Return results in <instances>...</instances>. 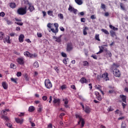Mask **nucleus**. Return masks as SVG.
<instances>
[{
  "mask_svg": "<svg viewBox=\"0 0 128 128\" xmlns=\"http://www.w3.org/2000/svg\"><path fill=\"white\" fill-rule=\"evenodd\" d=\"M95 39L96 40H98V42H100V34H96L95 36Z\"/></svg>",
  "mask_w": 128,
  "mask_h": 128,
  "instance_id": "obj_37",
  "label": "nucleus"
},
{
  "mask_svg": "<svg viewBox=\"0 0 128 128\" xmlns=\"http://www.w3.org/2000/svg\"><path fill=\"white\" fill-rule=\"evenodd\" d=\"M121 128H126V124L122 122L121 124Z\"/></svg>",
  "mask_w": 128,
  "mask_h": 128,
  "instance_id": "obj_43",
  "label": "nucleus"
},
{
  "mask_svg": "<svg viewBox=\"0 0 128 128\" xmlns=\"http://www.w3.org/2000/svg\"><path fill=\"white\" fill-rule=\"evenodd\" d=\"M16 76H22V72H17Z\"/></svg>",
  "mask_w": 128,
  "mask_h": 128,
  "instance_id": "obj_57",
  "label": "nucleus"
},
{
  "mask_svg": "<svg viewBox=\"0 0 128 128\" xmlns=\"http://www.w3.org/2000/svg\"><path fill=\"white\" fill-rule=\"evenodd\" d=\"M30 124H31V126H32V128H34V126H36V124H34V122L30 121Z\"/></svg>",
  "mask_w": 128,
  "mask_h": 128,
  "instance_id": "obj_59",
  "label": "nucleus"
},
{
  "mask_svg": "<svg viewBox=\"0 0 128 128\" xmlns=\"http://www.w3.org/2000/svg\"><path fill=\"white\" fill-rule=\"evenodd\" d=\"M82 64L84 66H90V64L88 62V61H84L82 62Z\"/></svg>",
  "mask_w": 128,
  "mask_h": 128,
  "instance_id": "obj_34",
  "label": "nucleus"
},
{
  "mask_svg": "<svg viewBox=\"0 0 128 128\" xmlns=\"http://www.w3.org/2000/svg\"><path fill=\"white\" fill-rule=\"evenodd\" d=\"M12 82H14L15 84H18V82H16L18 80V78H11Z\"/></svg>",
  "mask_w": 128,
  "mask_h": 128,
  "instance_id": "obj_44",
  "label": "nucleus"
},
{
  "mask_svg": "<svg viewBox=\"0 0 128 128\" xmlns=\"http://www.w3.org/2000/svg\"><path fill=\"white\" fill-rule=\"evenodd\" d=\"M76 118H79V122H78V124H80L81 122V127L84 128V120L82 118V116L80 114H75Z\"/></svg>",
  "mask_w": 128,
  "mask_h": 128,
  "instance_id": "obj_3",
  "label": "nucleus"
},
{
  "mask_svg": "<svg viewBox=\"0 0 128 128\" xmlns=\"http://www.w3.org/2000/svg\"><path fill=\"white\" fill-rule=\"evenodd\" d=\"M101 8H102V10H106V5L104 4H102Z\"/></svg>",
  "mask_w": 128,
  "mask_h": 128,
  "instance_id": "obj_51",
  "label": "nucleus"
},
{
  "mask_svg": "<svg viewBox=\"0 0 128 128\" xmlns=\"http://www.w3.org/2000/svg\"><path fill=\"white\" fill-rule=\"evenodd\" d=\"M4 38V34L3 32H0V40H2Z\"/></svg>",
  "mask_w": 128,
  "mask_h": 128,
  "instance_id": "obj_30",
  "label": "nucleus"
},
{
  "mask_svg": "<svg viewBox=\"0 0 128 128\" xmlns=\"http://www.w3.org/2000/svg\"><path fill=\"white\" fill-rule=\"evenodd\" d=\"M44 84L46 88L50 90L52 88V84L50 79H46L44 80Z\"/></svg>",
  "mask_w": 128,
  "mask_h": 128,
  "instance_id": "obj_5",
  "label": "nucleus"
},
{
  "mask_svg": "<svg viewBox=\"0 0 128 128\" xmlns=\"http://www.w3.org/2000/svg\"><path fill=\"white\" fill-rule=\"evenodd\" d=\"M52 102L54 104H57L58 106H60V99L58 98H54Z\"/></svg>",
  "mask_w": 128,
  "mask_h": 128,
  "instance_id": "obj_11",
  "label": "nucleus"
},
{
  "mask_svg": "<svg viewBox=\"0 0 128 128\" xmlns=\"http://www.w3.org/2000/svg\"><path fill=\"white\" fill-rule=\"evenodd\" d=\"M63 102H64V106L66 108H68V98H66L65 99H63Z\"/></svg>",
  "mask_w": 128,
  "mask_h": 128,
  "instance_id": "obj_17",
  "label": "nucleus"
},
{
  "mask_svg": "<svg viewBox=\"0 0 128 128\" xmlns=\"http://www.w3.org/2000/svg\"><path fill=\"white\" fill-rule=\"evenodd\" d=\"M120 8L122 9V10H126V6H124V4L120 3Z\"/></svg>",
  "mask_w": 128,
  "mask_h": 128,
  "instance_id": "obj_31",
  "label": "nucleus"
},
{
  "mask_svg": "<svg viewBox=\"0 0 128 128\" xmlns=\"http://www.w3.org/2000/svg\"><path fill=\"white\" fill-rule=\"evenodd\" d=\"M58 16H59L60 20H64V15L62 14H58Z\"/></svg>",
  "mask_w": 128,
  "mask_h": 128,
  "instance_id": "obj_45",
  "label": "nucleus"
},
{
  "mask_svg": "<svg viewBox=\"0 0 128 128\" xmlns=\"http://www.w3.org/2000/svg\"><path fill=\"white\" fill-rule=\"evenodd\" d=\"M24 56L27 58H32V54L30 53V52L26 51L24 52Z\"/></svg>",
  "mask_w": 128,
  "mask_h": 128,
  "instance_id": "obj_14",
  "label": "nucleus"
},
{
  "mask_svg": "<svg viewBox=\"0 0 128 128\" xmlns=\"http://www.w3.org/2000/svg\"><path fill=\"white\" fill-rule=\"evenodd\" d=\"M15 24H16L18 26H22L24 24L22 22H15Z\"/></svg>",
  "mask_w": 128,
  "mask_h": 128,
  "instance_id": "obj_49",
  "label": "nucleus"
},
{
  "mask_svg": "<svg viewBox=\"0 0 128 128\" xmlns=\"http://www.w3.org/2000/svg\"><path fill=\"white\" fill-rule=\"evenodd\" d=\"M68 62H70V59H68V58H65L63 60V62L64 64H68Z\"/></svg>",
  "mask_w": 128,
  "mask_h": 128,
  "instance_id": "obj_35",
  "label": "nucleus"
},
{
  "mask_svg": "<svg viewBox=\"0 0 128 128\" xmlns=\"http://www.w3.org/2000/svg\"><path fill=\"white\" fill-rule=\"evenodd\" d=\"M74 10V8L72 6L70 5L69 8H68L69 12H73Z\"/></svg>",
  "mask_w": 128,
  "mask_h": 128,
  "instance_id": "obj_40",
  "label": "nucleus"
},
{
  "mask_svg": "<svg viewBox=\"0 0 128 128\" xmlns=\"http://www.w3.org/2000/svg\"><path fill=\"white\" fill-rule=\"evenodd\" d=\"M115 112H116V114H120V116L121 114H122V113L121 112H120V110H116L115 111Z\"/></svg>",
  "mask_w": 128,
  "mask_h": 128,
  "instance_id": "obj_50",
  "label": "nucleus"
},
{
  "mask_svg": "<svg viewBox=\"0 0 128 128\" xmlns=\"http://www.w3.org/2000/svg\"><path fill=\"white\" fill-rule=\"evenodd\" d=\"M28 9V7L25 6L24 8L22 7L18 9L17 14H20V16H24V14H26V10Z\"/></svg>",
  "mask_w": 128,
  "mask_h": 128,
  "instance_id": "obj_2",
  "label": "nucleus"
},
{
  "mask_svg": "<svg viewBox=\"0 0 128 128\" xmlns=\"http://www.w3.org/2000/svg\"><path fill=\"white\" fill-rule=\"evenodd\" d=\"M92 58H93L94 60H98V56H96V55L92 54Z\"/></svg>",
  "mask_w": 128,
  "mask_h": 128,
  "instance_id": "obj_56",
  "label": "nucleus"
},
{
  "mask_svg": "<svg viewBox=\"0 0 128 128\" xmlns=\"http://www.w3.org/2000/svg\"><path fill=\"white\" fill-rule=\"evenodd\" d=\"M24 4H28V6L31 4L30 2L28 0H24Z\"/></svg>",
  "mask_w": 128,
  "mask_h": 128,
  "instance_id": "obj_42",
  "label": "nucleus"
},
{
  "mask_svg": "<svg viewBox=\"0 0 128 128\" xmlns=\"http://www.w3.org/2000/svg\"><path fill=\"white\" fill-rule=\"evenodd\" d=\"M47 128H52V124H49L48 125V126Z\"/></svg>",
  "mask_w": 128,
  "mask_h": 128,
  "instance_id": "obj_62",
  "label": "nucleus"
},
{
  "mask_svg": "<svg viewBox=\"0 0 128 128\" xmlns=\"http://www.w3.org/2000/svg\"><path fill=\"white\" fill-rule=\"evenodd\" d=\"M54 26L55 27V29L54 28H48V30L50 32H52L54 34H56L58 32V23L54 24Z\"/></svg>",
  "mask_w": 128,
  "mask_h": 128,
  "instance_id": "obj_4",
  "label": "nucleus"
},
{
  "mask_svg": "<svg viewBox=\"0 0 128 128\" xmlns=\"http://www.w3.org/2000/svg\"><path fill=\"white\" fill-rule=\"evenodd\" d=\"M11 8H16V4L14 2H10L9 4Z\"/></svg>",
  "mask_w": 128,
  "mask_h": 128,
  "instance_id": "obj_19",
  "label": "nucleus"
},
{
  "mask_svg": "<svg viewBox=\"0 0 128 128\" xmlns=\"http://www.w3.org/2000/svg\"><path fill=\"white\" fill-rule=\"evenodd\" d=\"M2 86L4 90H8V84H6V82H2Z\"/></svg>",
  "mask_w": 128,
  "mask_h": 128,
  "instance_id": "obj_25",
  "label": "nucleus"
},
{
  "mask_svg": "<svg viewBox=\"0 0 128 128\" xmlns=\"http://www.w3.org/2000/svg\"><path fill=\"white\" fill-rule=\"evenodd\" d=\"M43 100H48V96H43L42 98Z\"/></svg>",
  "mask_w": 128,
  "mask_h": 128,
  "instance_id": "obj_61",
  "label": "nucleus"
},
{
  "mask_svg": "<svg viewBox=\"0 0 128 128\" xmlns=\"http://www.w3.org/2000/svg\"><path fill=\"white\" fill-rule=\"evenodd\" d=\"M71 88H72V90H76V86L74 85H72L70 86Z\"/></svg>",
  "mask_w": 128,
  "mask_h": 128,
  "instance_id": "obj_60",
  "label": "nucleus"
},
{
  "mask_svg": "<svg viewBox=\"0 0 128 128\" xmlns=\"http://www.w3.org/2000/svg\"><path fill=\"white\" fill-rule=\"evenodd\" d=\"M34 68H38V66H40V65L38 64V62H36L34 64Z\"/></svg>",
  "mask_w": 128,
  "mask_h": 128,
  "instance_id": "obj_39",
  "label": "nucleus"
},
{
  "mask_svg": "<svg viewBox=\"0 0 128 128\" xmlns=\"http://www.w3.org/2000/svg\"><path fill=\"white\" fill-rule=\"evenodd\" d=\"M15 121L17 124H22L24 123V119H20L18 118H15Z\"/></svg>",
  "mask_w": 128,
  "mask_h": 128,
  "instance_id": "obj_13",
  "label": "nucleus"
},
{
  "mask_svg": "<svg viewBox=\"0 0 128 128\" xmlns=\"http://www.w3.org/2000/svg\"><path fill=\"white\" fill-rule=\"evenodd\" d=\"M104 46H108V44L102 45L101 46H99L100 51L96 53V54H100L104 52Z\"/></svg>",
  "mask_w": 128,
  "mask_h": 128,
  "instance_id": "obj_10",
  "label": "nucleus"
},
{
  "mask_svg": "<svg viewBox=\"0 0 128 128\" xmlns=\"http://www.w3.org/2000/svg\"><path fill=\"white\" fill-rule=\"evenodd\" d=\"M3 41L4 44L7 42V44H10V36H6V37L3 38Z\"/></svg>",
  "mask_w": 128,
  "mask_h": 128,
  "instance_id": "obj_12",
  "label": "nucleus"
},
{
  "mask_svg": "<svg viewBox=\"0 0 128 128\" xmlns=\"http://www.w3.org/2000/svg\"><path fill=\"white\" fill-rule=\"evenodd\" d=\"M62 90H64L66 88V85H62L61 86Z\"/></svg>",
  "mask_w": 128,
  "mask_h": 128,
  "instance_id": "obj_64",
  "label": "nucleus"
},
{
  "mask_svg": "<svg viewBox=\"0 0 128 128\" xmlns=\"http://www.w3.org/2000/svg\"><path fill=\"white\" fill-rule=\"evenodd\" d=\"M34 106H30L29 107L28 112H34Z\"/></svg>",
  "mask_w": 128,
  "mask_h": 128,
  "instance_id": "obj_33",
  "label": "nucleus"
},
{
  "mask_svg": "<svg viewBox=\"0 0 128 128\" xmlns=\"http://www.w3.org/2000/svg\"><path fill=\"white\" fill-rule=\"evenodd\" d=\"M28 10H30V12H32L33 10H34V7L32 5V4H29Z\"/></svg>",
  "mask_w": 128,
  "mask_h": 128,
  "instance_id": "obj_20",
  "label": "nucleus"
},
{
  "mask_svg": "<svg viewBox=\"0 0 128 128\" xmlns=\"http://www.w3.org/2000/svg\"><path fill=\"white\" fill-rule=\"evenodd\" d=\"M47 12L48 16H54V14H52L54 13L53 11L48 10Z\"/></svg>",
  "mask_w": 128,
  "mask_h": 128,
  "instance_id": "obj_36",
  "label": "nucleus"
},
{
  "mask_svg": "<svg viewBox=\"0 0 128 128\" xmlns=\"http://www.w3.org/2000/svg\"><path fill=\"white\" fill-rule=\"evenodd\" d=\"M108 112H112L114 110V109L112 107L110 106V108H108L107 110Z\"/></svg>",
  "mask_w": 128,
  "mask_h": 128,
  "instance_id": "obj_47",
  "label": "nucleus"
},
{
  "mask_svg": "<svg viewBox=\"0 0 128 128\" xmlns=\"http://www.w3.org/2000/svg\"><path fill=\"white\" fill-rule=\"evenodd\" d=\"M80 22H86V18H81Z\"/></svg>",
  "mask_w": 128,
  "mask_h": 128,
  "instance_id": "obj_58",
  "label": "nucleus"
},
{
  "mask_svg": "<svg viewBox=\"0 0 128 128\" xmlns=\"http://www.w3.org/2000/svg\"><path fill=\"white\" fill-rule=\"evenodd\" d=\"M110 32L112 38H114V36H116V32L112 30H110Z\"/></svg>",
  "mask_w": 128,
  "mask_h": 128,
  "instance_id": "obj_23",
  "label": "nucleus"
},
{
  "mask_svg": "<svg viewBox=\"0 0 128 128\" xmlns=\"http://www.w3.org/2000/svg\"><path fill=\"white\" fill-rule=\"evenodd\" d=\"M24 35L20 34L18 37V40L20 42H24Z\"/></svg>",
  "mask_w": 128,
  "mask_h": 128,
  "instance_id": "obj_16",
  "label": "nucleus"
},
{
  "mask_svg": "<svg viewBox=\"0 0 128 128\" xmlns=\"http://www.w3.org/2000/svg\"><path fill=\"white\" fill-rule=\"evenodd\" d=\"M86 30H88V28L84 27V28L83 30V34H84V36H86L88 34Z\"/></svg>",
  "mask_w": 128,
  "mask_h": 128,
  "instance_id": "obj_26",
  "label": "nucleus"
},
{
  "mask_svg": "<svg viewBox=\"0 0 128 128\" xmlns=\"http://www.w3.org/2000/svg\"><path fill=\"white\" fill-rule=\"evenodd\" d=\"M37 36L38 38H42V33H38Z\"/></svg>",
  "mask_w": 128,
  "mask_h": 128,
  "instance_id": "obj_63",
  "label": "nucleus"
},
{
  "mask_svg": "<svg viewBox=\"0 0 128 128\" xmlns=\"http://www.w3.org/2000/svg\"><path fill=\"white\" fill-rule=\"evenodd\" d=\"M101 31L102 32H104L105 34H107L108 36L110 34V32H108V30L104 29V28H102L101 29Z\"/></svg>",
  "mask_w": 128,
  "mask_h": 128,
  "instance_id": "obj_28",
  "label": "nucleus"
},
{
  "mask_svg": "<svg viewBox=\"0 0 128 128\" xmlns=\"http://www.w3.org/2000/svg\"><path fill=\"white\" fill-rule=\"evenodd\" d=\"M74 50V46L72 45V42H68L66 44V50L68 52H72V50Z\"/></svg>",
  "mask_w": 128,
  "mask_h": 128,
  "instance_id": "obj_6",
  "label": "nucleus"
},
{
  "mask_svg": "<svg viewBox=\"0 0 128 128\" xmlns=\"http://www.w3.org/2000/svg\"><path fill=\"white\" fill-rule=\"evenodd\" d=\"M120 98L122 100V102H125V104L126 103V96L124 94H120Z\"/></svg>",
  "mask_w": 128,
  "mask_h": 128,
  "instance_id": "obj_15",
  "label": "nucleus"
},
{
  "mask_svg": "<svg viewBox=\"0 0 128 128\" xmlns=\"http://www.w3.org/2000/svg\"><path fill=\"white\" fill-rule=\"evenodd\" d=\"M2 118L3 120H6V122H10V118H8V116H5L4 115L6 114H6H8V113L6 112L5 110H2Z\"/></svg>",
  "mask_w": 128,
  "mask_h": 128,
  "instance_id": "obj_7",
  "label": "nucleus"
},
{
  "mask_svg": "<svg viewBox=\"0 0 128 128\" xmlns=\"http://www.w3.org/2000/svg\"><path fill=\"white\" fill-rule=\"evenodd\" d=\"M24 78L26 80H28V74H25L24 76Z\"/></svg>",
  "mask_w": 128,
  "mask_h": 128,
  "instance_id": "obj_53",
  "label": "nucleus"
},
{
  "mask_svg": "<svg viewBox=\"0 0 128 128\" xmlns=\"http://www.w3.org/2000/svg\"><path fill=\"white\" fill-rule=\"evenodd\" d=\"M17 62L21 66L24 64V57H20L16 59Z\"/></svg>",
  "mask_w": 128,
  "mask_h": 128,
  "instance_id": "obj_8",
  "label": "nucleus"
},
{
  "mask_svg": "<svg viewBox=\"0 0 128 128\" xmlns=\"http://www.w3.org/2000/svg\"><path fill=\"white\" fill-rule=\"evenodd\" d=\"M62 35H60L58 37H54V38L56 40V42H62Z\"/></svg>",
  "mask_w": 128,
  "mask_h": 128,
  "instance_id": "obj_18",
  "label": "nucleus"
},
{
  "mask_svg": "<svg viewBox=\"0 0 128 128\" xmlns=\"http://www.w3.org/2000/svg\"><path fill=\"white\" fill-rule=\"evenodd\" d=\"M96 98L98 100H100H100H102V96L100 95H98V96H96Z\"/></svg>",
  "mask_w": 128,
  "mask_h": 128,
  "instance_id": "obj_41",
  "label": "nucleus"
},
{
  "mask_svg": "<svg viewBox=\"0 0 128 128\" xmlns=\"http://www.w3.org/2000/svg\"><path fill=\"white\" fill-rule=\"evenodd\" d=\"M6 16V14H4V12H0V16H2V18H4V16Z\"/></svg>",
  "mask_w": 128,
  "mask_h": 128,
  "instance_id": "obj_55",
  "label": "nucleus"
},
{
  "mask_svg": "<svg viewBox=\"0 0 128 128\" xmlns=\"http://www.w3.org/2000/svg\"><path fill=\"white\" fill-rule=\"evenodd\" d=\"M6 22H7V24H12V22L11 20H6Z\"/></svg>",
  "mask_w": 128,
  "mask_h": 128,
  "instance_id": "obj_46",
  "label": "nucleus"
},
{
  "mask_svg": "<svg viewBox=\"0 0 128 128\" xmlns=\"http://www.w3.org/2000/svg\"><path fill=\"white\" fill-rule=\"evenodd\" d=\"M95 88H97V90H99L100 92H102V94H104V91L102 90V87L100 85H96Z\"/></svg>",
  "mask_w": 128,
  "mask_h": 128,
  "instance_id": "obj_22",
  "label": "nucleus"
},
{
  "mask_svg": "<svg viewBox=\"0 0 128 128\" xmlns=\"http://www.w3.org/2000/svg\"><path fill=\"white\" fill-rule=\"evenodd\" d=\"M101 78H103L104 80H106V82L110 80V78H108V73H104L102 74L101 76Z\"/></svg>",
  "mask_w": 128,
  "mask_h": 128,
  "instance_id": "obj_9",
  "label": "nucleus"
},
{
  "mask_svg": "<svg viewBox=\"0 0 128 128\" xmlns=\"http://www.w3.org/2000/svg\"><path fill=\"white\" fill-rule=\"evenodd\" d=\"M8 122L10 121H6L5 122V125L6 126H8V128H11V126H12V124Z\"/></svg>",
  "mask_w": 128,
  "mask_h": 128,
  "instance_id": "obj_32",
  "label": "nucleus"
},
{
  "mask_svg": "<svg viewBox=\"0 0 128 128\" xmlns=\"http://www.w3.org/2000/svg\"><path fill=\"white\" fill-rule=\"evenodd\" d=\"M80 82L82 84H86V78H84V77H83V78H81V79L80 80Z\"/></svg>",
  "mask_w": 128,
  "mask_h": 128,
  "instance_id": "obj_29",
  "label": "nucleus"
},
{
  "mask_svg": "<svg viewBox=\"0 0 128 128\" xmlns=\"http://www.w3.org/2000/svg\"><path fill=\"white\" fill-rule=\"evenodd\" d=\"M74 1L78 6H81L83 4L82 0H74Z\"/></svg>",
  "mask_w": 128,
  "mask_h": 128,
  "instance_id": "obj_27",
  "label": "nucleus"
},
{
  "mask_svg": "<svg viewBox=\"0 0 128 128\" xmlns=\"http://www.w3.org/2000/svg\"><path fill=\"white\" fill-rule=\"evenodd\" d=\"M54 70L56 72L58 73L60 72V70H58V66H54Z\"/></svg>",
  "mask_w": 128,
  "mask_h": 128,
  "instance_id": "obj_48",
  "label": "nucleus"
},
{
  "mask_svg": "<svg viewBox=\"0 0 128 128\" xmlns=\"http://www.w3.org/2000/svg\"><path fill=\"white\" fill-rule=\"evenodd\" d=\"M84 112H85L86 114H90V107L86 106L84 109Z\"/></svg>",
  "mask_w": 128,
  "mask_h": 128,
  "instance_id": "obj_24",
  "label": "nucleus"
},
{
  "mask_svg": "<svg viewBox=\"0 0 128 128\" xmlns=\"http://www.w3.org/2000/svg\"><path fill=\"white\" fill-rule=\"evenodd\" d=\"M10 68H13V70H16V64L12 63L10 65Z\"/></svg>",
  "mask_w": 128,
  "mask_h": 128,
  "instance_id": "obj_38",
  "label": "nucleus"
},
{
  "mask_svg": "<svg viewBox=\"0 0 128 128\" xmlns=\"http://www.w3.org/2000/svg\"><path fill=\"white\" fill-rule=\"evenodd\" d=\"M111 70L113 72V74L117 78H120V71L118 69L116 68V66L114 64V65L112 66L111 68Z\"/></svg>",
  "mask_w": 128,
  "mask_h": 128,
  "instance_id": "obj_1",
  "label": "nucleus"
},
{
  "mask_svg": "<svg viewBox=\"0 0 128 128\" xmlns=\"http://www.w3.org/2000/svg\"><path fill=\"white\" fill-rule=\"evenodd\" d=\"M90 18H91V20H96V17L94 15H92L90 16Z\"/></svg>",
  "mask_w": 128,
  "mask_h": 128,
  "instance_id": "obj_52",
  "label": "nucleus"
},
{
  "mask_svg": "<svg viewBox=\"0 0 128 128\" xmlns=\"http://www.w3.org/2000/svg\"><path fill=\"white\" fill-rule=\"evenodd\" d=\"M62 56H63V58H66V54L62 52L61 54Z\"/></svg>",
  "mask_w": 128,
  "mask_h": 128,
  "instance_id": "obj_54",
  "label": "nucleus"
},
{
  "mask_svg": "<svg viewBox=\"0 0 128 128\" xmlns=\"http://www.w3.org/2000/svg\"><path fill=\"white\" fill-rule=\"evenodd\" d=\"M104 51L106 52V56H109V58H112V52H110V51H108V49H105Z\"/></svg>",
  "mask_w": 128,
  "mask_h": 128,
  "instance_id": "obj_21",
  "label": "nucleus"
}]
</instances>
